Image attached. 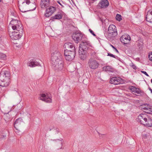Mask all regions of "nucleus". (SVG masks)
Here are the masks:
<instances>
[{"label": "nucleus", "instance_id": "obj_1", "mask_svg": "<svg viewBox=\"0 0 152 152\" xmlns=\"http://www.w3.org/2000/svg\"><path fill=\"white\" fill-rule=\"evenodd\" d=\"M18 3L20 10L22 12L33 10L36 8L35 0H18Z\"/></svg>", "mask_w": 152, "mask_h": 152}, {"label": "nucleus", "instance_id": "obj_2", "mask_svg": "<svg viewBox=\"0 0 152 152\" xmlns=\"http://www.w3.org/2000/svg\"><path fill=\"white\" fill-rule=\"evenodd\" d=\"M51 60L56 70H61L63 67V61L60 53L56 50L51 54Z\"/></svg>", "mask_w": 152, "mask_h": 152}, {"label": "nucleus", "instance_id": "obj_3", "mask_svg": "<svg viewBox=\"0 0 152 152\" xmlns=\"http://www.w3.org/2000/svg\"><path fill=\"white\" fill-rule=\"evenodd\" d=\"M10 74L7 71L2 70L0 73V86L3 87L7 86L10 82Z\"/></svg>", "mask_w": 152, "mask_h": 152}, {"label": "nucleus", "instance_id": "obj_4", "mask_svg": "<svg viewBox=\"0 0 152 152\" xmlns=\"http://www.w3.org/2000/svg\"><path fill=\"white\" fill-rule=\"evenodd\" d=\"M12 19L9 26L11 27L13 30H16V31H21L23 30L22 25L20 22L13 17H12Z\"/></svg>", "mask_w": 152, "mask_h": 152}, {"label": "nucleus", "instance_id": "obj_5", "mask_svg": "<svg viewBox=\"0 0 152 152\" xmlns=\"http://www.w3.org/2000/svg\"><path fill=\"white\" fill-rule=\"evenodd\" d=\"M93 47L90 42L87 41H85L82 42L80 44V50L85 51L91 50H93Z\"/></svg>", "mask_w": 152, "mask_h": 152}, {"label": "nucleus", "instance_id": "obj_6", "mask_svg": "<svg viewBox=\"0 0 152 152\" xmlns=\"http://www.w3.org/2000/svg\"><path fill=\"white\" fill-rule=\"evenodd\" d=\"M117 33L115 26L114 25H110L108 30V37L110 38L116 36Z\"/></svg>", "mask_w": 152, "mask_h": 152}, {"label": "nucleus", "instance_id": "obj_7", "mask_svg": "<svg viewBox=\"0 0 152 152\" xmlns=\"http://www.w3.org/2000/svg\"><path fill=\"white\" fill-rule=\"evenodd\" d=\"M140 108L146 113L152 114V107L148 104H142L140 106Z\"/></svg>", "mask_w": 152, "mask_h": 152}, {"label": "nucleus", "instance_id": "obj_8", "mask_svg": "<svg viewBox=\"0 0 152 152\" xmlns=\"http://www.w3.org/2000/svg\"><path fill=\"white\" fill-rule=\"evenodd\" d=\"M23 31H14L12 32L10 34L11 39L13 40L18 39L22 35Z\"/></svg>", "mask_w": 152, "mask_h": 152}, {"label": "nucleus", "instance_id": "obj_9", "mask_svg": "<svg viewBox=\"0 0 152 152\" xmlns=\"http://www.w3.org/2000/svg\"><path fill=\"white\" fill-rule=\"evenodd\" d=\"M65 51V54L68 55V52L69 51H75V48L74 45L70 43H66L64 45Z\"/></svg>", "mask_w": 152, "mask_h": 152}, {"label": "nucleus", "instance_id": "obj_10", "mask_svg": "<svg viewBox=\"0 0 152 152\" xmlns=\"http://www.w3.org/2000/svg\"><path fill=\"white\" fill-rule=\"evenodd\" d=\"M88 65L90 68L94 69L98 67L99 64L96 60L93 58H91L88 61Z\"/></svg>", "mask_w": 152, "mask_h": 152}, {"label": "nucleus", "instance_id": "obj_11", "mask_svg": "<svg viewBox=\"0 0 152 152\" xmlns=\"http://www.w3.org/2000/svg\"><path fill=\"white\" fill-rule=\"evenodd\" d=\"M148 116L145 114H141L138 116L137 121L143 125L145 123Z\"/></svg>", "mask_w": 152, "mask_h": 152}, {"label": "nucleus", "instance_id": "obj_12", "mask_svg": "<svg viewBox=\"0 0 152 152\" xmlns=\"http://www.w3.org/2000/svg\"><path fill=\"white\" fill-rule=\"evenodd\" d=\"M64 55L66 59L69 61L72 60L75 57V51H69L68 52V55H65V51H64Z\"/></svg>", "mask_w": 152, "mask_h": 152}, {"label": "nucleus", "instance_id": "obj_13", "mask_svg": "<svg viewBox=\"0 0 152 152\" xmlns=\"http://www.w3.org/2000/svg\"><path fill=\"white\" fill-rule=\"evenodd\" d=\"M40 99L47 102H51L52 101L50 95L45 94H44L41 95Z\"/></svg>", "mask_w": 152, "mask_h": 152}, {"label": "nucleus", "instance_id": "obj_14", "mask_svg": "<svg viewBox=\"0 0 152 152\" xmlns=\"http://www.w3.org/2000/svg\"><path fill=\"white\" fill-rule=\"evenodd\" d=\"M82 35L80 33H74L72 35V38L76 43H77L82 38Z\"/></svg>", "mask_w": 152, "mask_h": 152}, {"label": "nucleus", "instance_id": "obj_15", "mask_svg": "<svg viewBox=\"0 0 152 152\" xmlns=\"http://www.w3.org/2000/svg\"><path fill=\"white\" fill-rule=\"evenodd\" d=\"M23 123L22 120L21 118L17 119L14 123V125L15 128L18 131H20L19 130V128L21 126Z\"/></svg>", "mask_w": 152, "mask_h": 152}, {"label": "nucleus", "instance_id": "obj_16", "mask_svg": "<svg viewBox=\"0 0 152 152\" xmlns=\"http://www.w3.org/2000/svg\"><path fill=\"white\" fill-rule=\"evenodd\" d=\"M56 8L53 6H50L46 10V13L45 14V16L46 17H48L54 12Z\"/></svg>", "mask_w": 152, "mask_h": 152}, {"label": "nucleus", "instance_id": "obj_17", "mask_svg": "<svg viewBox=\"0 0 152 152\" xmlns=\"http://www.w3.org/2000/svg\"><path fill=\"white\" fill-rule=\"evenodd\" d=\"M122 80V79L121 78L116 77H114L110 79V82L111 84H113L115 85H117L121 83Z\"/></svg>", "mask_w": 152, "mask_h": 152}, {"label": "nucleus", "instance_id": "obj_18", "mask_svg": "<svg viewBox=\"0 0 152 152\" xmlns=\"http://www.w3.org/2000/svg\"><path fill=\"white\" fill-rule=\"evenodd\" d=\"M130 37L129 35H123L120 38L121 41L124 44H127L130 41Z\"/></svg>", "mask_w": 152, "mask_h": 152}, {"label": "nucleus", "instance_id": "obj_19", "mask_svg": "<svg viewBox=\"0 0 152 152\" xmlns=\"http://www.w3.org/2000/svg\"><path fill=\"white\" fill-rule=\"evenodd\" d=\"M40 4L42 8L46 9L50 5V0H41Z\"/></svg>", "mask_w": 152, "mask_h": 152}, {"label": "nucleus", "instance_id": "obj_20", "mask_svg": "<svg viewBox=\"0 0 152 152\" xmlns=\"http://www.w3.org/2000/svg\"><path fill=\"white\" fill-rule=\"evenodd\" d=\"M109 4V2L107 0H101L99 4V6L102 8L107 7Z\"/></svg>", "mask_w": 152, "mask_h": 152}, {"label": "nucleus", "instance_id": "obj_21", "mask_svg": "<svg viewBox=\"0 0 152 152\" xmlns=\"http://www.w3.org/2000/svg\"><path fill=\"white\" fill-rule=\"evenodd\" d=\"M146 19L147 21L152 23V10H150L148 12Z\"/></svg>", "mask_w": 152, "mask_h": 152}, {"label": "nucleus", "instance_id": "obj_22", "mask_svg": "<svg viewBox=\"0 0 152 152\" xmlns=\"http://www.w3.org/2000/svg\"><path fill=\"white\" fill-rule=\"evenodd\" d=\"M147 121H145V123L143 125L147 127H151L152 126V120L148 117Z\"/></svg>", "mask_w": 152, "mask_h": 152}, {"label": "nucleus", "instance_id": "obj_23", "mask_svg": "<svg viewBox=\"0 0 152 152\" xmlns=\"http://www.w3.org/2000/svg\"><path fill=\"white\" fill-rule=\"evenodd\" d=\"M28 66L31 67H33L36 66H38L39 64V63L35 61L31 60L29 62H28Z\"/></svg>", "mask_w": 152, "mask_h": 152}, {"label": "nucleus", "instance_id": "obj_24", "mask_svg": "<svg viewBox=\"0 0 152 152\" xmlns=\"http://www.w3.org/2000/svg\"><path fill=\"white\" fill-rule=\"evenodd\" d=\"M103 69L104 70L106 71L112 72H113L115 71V69L110 66H106L104 67Z\"/></svg>", "mask_w": 152, "mask_h": 152}, {"label": "nucleus", "instance_id": "obj_25", "mask_svg": "<svg viewBox=\"0 0 152 152\" xmlns=\"http://www.w3.org/2000/svg\"><path fill=\"white\" fill-rule=\"evenodd\" d=\"M130 89L132 92L134 93H136L137 94H140L141 93V91L140 89L134 86H131Z\"/></svg>", "mask_w": 152, "mask_h": 152}, {"label": "nucleus", "instance_id": "obj_26", "mask_svg": "<svg viewBox=\"0 0 152 152\" xmlns=\"http://www.w3.org/2000/svg\"><path fill=\"white\" fill-rule=\"evenodd\" d=\"M62 15L61 13H58L55 15L54 17H52V19H60L62 18Z\"/></svg>", "mask_w": 152, "mask_h": 152}, {"label": "nucleus", "instance_id": "obj_27", "mask_svg": "<svg viewBox=\"0 0 152 152\" xmlns=\"http://www.w3.org/2000/svg\"><path fill=\"white\" fill-rule=\"evenodd\" d=\"M79 53H80L79 55L80 58L83 60H85L86 58V56L83 53H80V51L79 52Z\"/></svg>", "mask_w": 152, "mask_h": 152}, {"label": "nucleus", "instance_id": "obj_28", "mask_svg": "<svg viewBox=\"0 0 152 152\" xmlns=\"http://www.w3.org/2000/svg\"><path fill=\"white\" fill-rule=\"evenodd\" d=\"M0 59L3 60H5L6 59V56L4 53H0Z\"/></svg>", "mask_w": 152, "mask_h": 152}, {"label": "nucleus", "instance_id": "obj_29", "mask_svg": "<svg viewBox=\"0 0 152 152\" xmlns=\"http://www.w3.org/2000/svg\"><path fill=\"white\" fill-rule=\"evenodd\" d=\"M56 141L58 144L60 145V148H61L62 145V141L60 140H57Z\"/></svg>", "mask_w": 152, "mask_h": 152}, {"label": "nucleus", "instance_id": "obj_30", "mask_svg": "<svg viewBox=\"0 0 152 152\" xmlns=\"http://www.w3.org/2000/svg\"><path fill=\"white\" fill-rule=\"evenodd\" d=\"M116 19L117 20L120 21L122 20L121 16L120 15L117 14L116 16Z\"/></svg>", "mask_w": 152, "mask_h": 152}, {"label": "nucleus", "instance_id": "obj_31", "mask_svg": "<svg viewBox=\"0 0 152 152\" xmlns=\"http://www.w3.org/2000/svg\"><path fill=\"white\" fill-rule=\"evenodd\" d=\"M9 117H10V115H9L7 114L5 116L4 119V120H5V121L7 122H8L10 120H9V119H10Z\"/></svg>", "mask_w": 152, "mask_h": 152}, {"label": "nucleus", "instance_id": "obj_32", "mask_svg": "<svg viewBox=\"0 0 152 152\" xmlns=\"http://www.w3.org/2000/svg\"><path fill=\"white\" fill-rule=\"evenodd\" d=\"M107 56H110L112 57H113V58H116V57H117V56H115L114 55H113L111 53H108Z\"/></svg>", "mask_w": 152, "mask_h": 152}, {"label": "nucleus", "instance_id": "obj_33", "mask_svg": "<svg viewBox=\"0 0 152 152\" xmlns=\"http://www.w3.org/2000/svg\"><path fill=\"white\" fill-rule=\"evenodd\" d=\"M148 58L149 60L152 61V52L151 54H149L148 56Z\"/></svg>", "mask_w": 152, "mask_h": 152}, {"label": "nucleus", "instance_id": "obj_34", "mask_svg": "<svg viewBox=\"0 0 152 152\" xmlns=\"http://www.w3.org/2000/svg\"><path fill=\"white\" fill-rule=\"evenodd\" d=\"M89 31L94 36H96L95 34L94 33V32L93 31H92L91 29H89Z\"/></svg>", "mask_w": 152, "mask_h": 152}, {"label": "nucleus", "instance_id": "obj_35", "mask_svg": "<svg viewBox=\"0 0 152 152\" xmlns=\"http://www.w3.org/2000/svg\"><path fill=\"white\" fill-rule=\"evenodd\" d=\"M141 72L142 73L144 74H145L147 76H148V77L149 76L148 75V74L147 73V72H146L144 71H141Z\"/></svg>", "mask_w": 152, "mask_h": 152}, {"label": "nucleus", "instance_id": "obj_36", "mask_svg": "<svg viewBox=\"0 0 152 152\" xmlns=\"http://www.w3.org/2000/svg\"><path fill=\"white\" fill-rule=\"evenodd\" d=\"M132 66V68L134 69H137V67H136V66H135L133 64Z\"/></svg>", "mask_w": 152, "mask_h": 152}, {"label": "nucleus", "instance_id": "obj_37", "mask_svg": "<svg viewBox=\"0 0 152 152\" xmlns=\"http://www.w3.org/2000/svg\"><path fill=\"white\" fill-rule=\"evenodd\" d=\"M11 15L12 16H15V14L13 12H12L11 13Z\"/></svg>", "mask_w": 152, "mask_h": 152}, {"label": "nucleus", "instance_id": "obj_38", "mask_svg": "<svg viewBox=\"0 0 152 152\" xmlns=\"http://www.w3.org/2000/svg\"><path fill=\"white\" fill-rule=\"evenodd\" d=\"M111 46L113 48V49L114 48H115V47L113 46V45H111Z\"/></svg>", "mask_w": 152, "mask_h": 152}, {"label": "nucleus", "instance_id": "obj_39", "mask_svg": "<svg viewBox=\"0 0 152 152\" xmlns=\"http://www.w3.org/2000/svg\"><path fill=\"white\" fill-rule=\"evenodd\" d=\"M93 48H94L93 47V48L92 49H93ZM88 51H92V53H93V51H94V50H88Z\"/></svg>", "mask_w": 152, "mask_h": 152}, {"label": "nucleus", "instance_id": "obj_40", "mask_svg": "<svg viewBox=\"0 0 152 152\" xmlns=\"http://www.w3.org/2000/svg\"><path fill=\"white\" fill-rule=\"evenodd\" d=\"M1 36L0 34V40H1Z\"/></svg>", "mask_w": 152, "mask_h": 152}, {"label": "nucleus", "instance_id": "obj_41", "mask_svg": "<svg viewBox=\"0 0 152 152\" xmlns=\"http://www.w3.org/2000/svg\"><path fill=\"white\" fill-rule=\"evenodd\" d=\"M115 50V51H116V52H117V53H118V50H117V49H116Z\"/></svg>", "mask_w": 152, "mask_h": 152}, {"label": "nucleus", "instance_id": "obj_42", "mask_svg": "<svg viewBox=\"0 0 152 152\" xmlns=\"http://www.w3.org/2000/svg\"><path fill=\"white\" fill-rule=\"evenodd\" d=\"M58 3H59L61 5H61V4L60 2H58Z\"/></svg>", "mask_w": 152, "mask_h": 152}, {"label": "nucleus", "instance_id": "obj_43", "mask_svg": "<svg viewBox=\"0 0 152 152\" xmlns=\"http://www.w3.org/2000/svg\"><path fill=\"white\" fill-rule=\"evenodd\" d=\"M151 83H152V79L151 80Z\"/></svg>", "mask_w": 152, "mask_h": 152}, {"label": "nucleus", "instance_id": "obj_44", "mask_svg": "<svg viewBox=\"0 0 152 152\" xmlns=\"http://www.w3.org/2000/svg\"><path fill=\"white\" fill-rule=\"evenodd\" d=\"M6 137V136H3V137Z\"/></svg>", "mask_w": 152, "mask_h": 152}, {"label": "nucleus", "instance_id": "obj_45", "mask_svg": "<svg viewBox=\"0 0 152 152\" xmlns=\"http://www.w3.org/2000/svg\"><path fill=\"white\" fill-rule=\"evenodd\" d=\"M114 49L115 50H116V49H117L115 48H114Z\"/></svg>", "mask_w": 152, "mask_h": 152}, {"label": "nucleus", "instance_id": "obj_46", "mask_svg": "<svg viewBox=\"0 0 152 152\" xmlns=\"http://www.w3.org/2000/svg\"><path fill=\"white\" fill-rule=\"evenodd\" d=\"M1 1V0H0V2Z\"/></svg>", "mask_w": 152, "mask_h": 152}, {"label": "nucleus", "instance_id": "obj_47", "mask_svg": "<svg viewBox=\"0 0 152 152\" xmlns=\"http://www.w3.org/2000/svg\"><path fill=\"white\" fill-rule=\"evenodd\" d=\"M16 132H17V133H18V132H17V131H16Z\"/></svg>", "mask_w": 152, "mask_h": 152}]
</instances>
